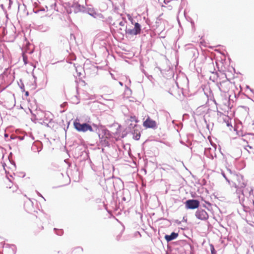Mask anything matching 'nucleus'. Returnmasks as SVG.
Instances as JSON below:
<instances>
[{"label": "nucleus", "mask_w": 254, "mask_h": 254, "mask_svg": "<svg viewBox=\"0 0 254 254\" xmlns=\"http://www.w3.org/2000/svg\"><path fill=\"white\" fill-rule=\"evenodd\" d=\"M74 128L78 131L86 132L87 131H93L92 127L86 123L80 124L78 122H74L73 123Z\"/></svg>", "instance_id": "obj_1"}, {"label": "nucleus", "mask_w": 254, "mask_h": 254, "mask_svg": "<svg viewBox=\"0 0 254 254\" xmlns=\"http://www.w3.org/2000/svg\"><path fill=\"white\" fill-rule=\"evenodd\" d=\"M134 27L132 28L130 27H126L125 31L127 35L130 36H134L139 34L141 32V26L140 25L137 23L135 22L134 24Z\"/></svg>", "instance_id": "obj_2"}, {"label": "nucleus", "mask_w": 254, "mask_h": 254, "mask_svg": "<svg viewBox=\"0 0 254 254\" xmlns=\"http://www.w3.org/2000/svg\"><path fill=\"white\" fill-rule=\"evenodd\" d=\"M5 186L6 189V192L8 194H11L16 191L18 190L17 186L14 185L12 182L9 179H7L5 182Z\"/></svg>", "instance_id": "obj_3"}, {"label": "nucleus", "mask_w": 254, "mask_h": 254, "mask_svg": "<svg viewBox=\"0 0 254 254\" xmlns=\"http://www.w3.org/2000/svg\"><path fill=\"white\" fill-rule=\"evenodd\" d=\"M199 206V202L196 199H189L186 201L185 206L187 209H194Z\"/></svg>", "instance_id": "obj_4"}, {"label": "nucleus", "mask_w": 254, "mask_h": 254, "mask_svg": "<svg viewBox=\"0 0 254 254\" xmlns=\"http://www.w3.org/2000/svg\"><path fill=\"white\" fill-rule=\"evenodd\" d=\"M196 217L200 220H206L208 218V214L207 212L203 209L198 210L195 213Z\"/></svg>", "instance_id": "obj_5"}, {"label": "nucleus", "mask_w": 254, "mask_h": 254, "mask_svg": "<svg viewBox=\"0 0 254 254\" xmlns=\"http://www.w3.org/2000/svg\"><path fill=\"white\" fill-rule=\"evenodd\" d=\"M241 180L242 178L240 176L235 175L232 180V185L236 188L242 187L243 183L241 182Z\"/></svg>", "instance_id": "obj_6"}, {"label": "nucleus", "mask_w": 254, "mask_h": 254, "mask_svg": "<svg viewBox=\"0 0 254 254\" xmlns=\"http://www.w3.org/2000/svg\"><path fill=\"white\" fill-rule=\"evenodd\" d=\"M143 125L146 128H155L157 126L156 122L149 117L143 122Z\"/></svg>", "instance_id": "obj_7"}, {"label": "nucleus", "mask_w": 254, "mask_h": 254, "mask_svg": "<svg viewBox=\"0 0 254 254\" xmlns=\"http://www.w3.org/2000/svg\"><path fill=\"white\" fill-rule=\"evenodd\" d=\"M229 83L227 81H224L219 83V88L222 92H226L229 89Z\"/></svg>", "instance_id": "obj_8"}, {"label": "nucleus", "mask_w": 254, "mask_h": 254, "mask_svg": "<svg viewBox=\"0 0 254 254\" xmlns=\"http://www.w3.org/2000/svg\"><path fill=\"white\" fill-rule=\"evenodd\" d=\"M178 233L172 232L170 235H166L165 236V239L167 242H170L173 240L176 239L178 237Z\"/></svg>", "instance_id": "obj_9"}, {"label": "nucleus", "mask_w": 254, "mask_h": 254, "mask_svg": "<svg viewBox=\"0 0 254 254\" xmlns=\"http://www.w3.org/2000/svg\"><path fill=\"white\" fill-rule=\"evenodd\" d=\"M223 120L225 122L226 126L228 127H232L231 123V119L228 116H225L223 118Z\"/></svg>", "instance_id": "obj_10"}, {"label": "nucleus", "mask_w": 254, "mask_h": 254, "mask_svg": "<svg viewBox=\"0 0 254 254\" xmlns=\"http://www.w3.org/2000/svg\"><path fill=\"white\" fill-rule=\"evenodd\" d=\"M22 57H23V60L24 63V64H27L28 63V59H27V56L25 55V54L24 52L23 53Z\"/></svg>", "instance_id": "obj_11"}, {"label": "nucleus", "mask_w": 254, "mask_h": 254, "mask_svg": "<svg viewBox=\"0 0 254 254\" xmlns=\"http://www.w3.org/2000/svg\"><path fill=\"white\" fill-rule=\"evenodd\" d=\"M210 250H211V254H216V252L215 251V250L214 249V247L212 244H211L210 245Z\"/></svg>", "instance_id": "obj_12"}, {"label": "nucleus", "mask_w": 254, "mask_h": 254, "mask_svg": "<svg viewBox=\"0 0 254 254\" xmlns=\"http://www.w3.org/2000/svg\"><path fill=\"white\" fill-rule=\"evenodd\" d=\"M65 179L66 180V183L65 184H63L62 186L66 185V184H68L70 182V179L68 177H65Z\"/></svg>", "instance_id": "obj_13"}, {"label": "nucleus", "mask_w": 254, "mask_h": 254, "mask_svg": "<svg viewBox=\"0 0 254 254\" xmlns=\"http://www.w3.org/2000/svg\"><path fill=\"white\" fill-rule=\"evenodd\" d=\"M127 17H128V20L131 22V24H133V18H132V17L130 15L128 14Z\"/></svg>", "instance_id": "obj_14"}, {"label": "nucleus", "mask_w": 254, "mask_h": 254, "mask_svg": "<svg viewBox=\"0 0 254 254\" xmlns=\"http://www.w3.org/2000/svg\"><path fill=\"white\" fill-rule=\"evenodd\" d=\"M130 121L131 122H133L134 121V122L136 123L137 122V120L135 116H134V117H130Z\"/></svg>", "instance_id": "obj_15"}, {"label": "nucleus", "mask_w": 254, "mask_h": 254, "mask_svg": "<svg viewBox=\"0 0 254 254\" xmlns=\"http://www.w3.org/2000/svg\"><path fill=\"white\" fill-rule=\"evenodd\" d=\"M25 95H26V96H28L29 95V93H28V91H26V92H25Z\"/></svg>", "instance_id": "obj_16"}, {"label": "nucleus", "mask_w": 254, "mask_h": 254, "mask_svg": "<svg viewBox=\"0 0 254 254\" xmlns=\"http://www.w3.org/2000/svg\"><path fill=\"white\" fill-rule=\"evenodd\" d=\"M247 147H249L250 148H251L252 147H251V146H249V145H248V146H247Z\"/></svg>", "instance_id": "obj_17"}]
</instances>
